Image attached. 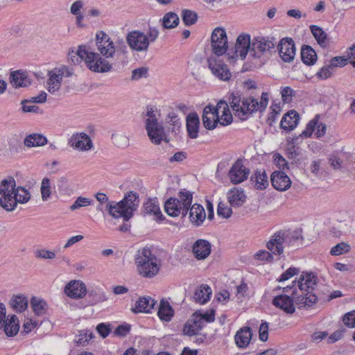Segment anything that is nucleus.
Here are the masks:
<instances>
[{"mask_svg": "<svg viewBox=\"0 0 355 355\" xmlns=\"http://www.w3.org/2000/svg\"><path fill=\"white\" fill-rule=\"evenodd\" d=\"M298 272V268L292 267L289 268L288 270H286L284 273L281 275V276L277 280L279 282L286 281L293 277L294 275H297Z\"/></svg>", "mask_w": 355, "mask_h": 355, "instance_id": "052dcab7", "label": "nucleus"}, {"mask_svg": "<svg viewBox=\"0 0 355 355\" xmlns=\"http://www.w3.org/2000/svg\"><path fill=\"white\" fill-rule=\"evenodd\" d=\"M181 17L186 26H191L196 24L198 19V15L195 11L184 9L182 11Z\"/></svg>", "mask_w": 355, "mask_h": 355, "instance_id": "09e8293b", "label": "nucleus"}, {"mask_svg": "<svg viewBox=\"0 0 355 355\" xmlns=\"http://www.w3.org/2000/svg\"><path fill=\"white\" fill-rule=\"evenodd\" d=\"M207 62L209 69L216 77L224 81L230 79L232 76L231 72L227 66L220 60L210 57L208 58Z\"/></svg>", "mask_w": 355, "mask_h": 355, "instance_id": "a211bd4d", "label": "nucleus"}, {"mask_svg": "<svg viewBox=\"0 0 355 355\" xmlns=\"http://www.w3.org/2000/svg\"><path fill=\"white\" fill-rule=\"evenodd\" d=\"M250 169L245 167L241 159L236 160L230 168L228 177L232 183L237 184L247 180Z\"/></svg>", "mask_w": 355, "mask_h": 355, "instance_id": "f3484780", "label": "nucleus"}, {"mask_svg": "<svg viewBox=\"0 0 355 355\" xmlns=\"http://www.w3.org/2000/svg\"><path fill=\"white\" fill-rule=\"evenodd\" d=\"M6 335L8 337H13L17 334L19 330V320L15 315H8L0 325Z\"/></svg>", "mask_w": 355, "mask_h": 355, "instance_id": "a878e982", "label": "nucleus"}, {"mask_svg": "<svg viewBox=\"0 0 355 355\" xmlns=\"http://www.w3.org/2000/svg\"><path fill=\"white\" fill-rule=\"evenodd\" d=\"M272 187L278 191H286L291 187L290 178L282 171H274L270 177Z\"/></svg>", "mask_w": 355, "mask_h": 355, "instance_id": "5701e85b", "label": "nucleus"}, {"mask_svg": "<svg viewBox=\"0 0 355 355\" xmlns=\"http://www.w3.org/2000/svg\"><path fill=\"white\" fill-rule=\"evenodd\" d=\"M255 257L258 260L272 261L273 260V254L270 251L268 252L263 250L257 252Z\"/></svg>", "mask_w": 355, "mask_h": 355, "instance_id": "680f3d73", "label": "nucleus"}, {"mask_svg": "<svg viewBox=\"0 0 355 355\" xmlns=\"http://www.w3.org/2000/svg\"><path fill=\"white\" fill-rule=\"evenodd\" d=\"M349 250L350 245L349 244L347 243L341 242L331 248L330 254L333 256H338L349 252Z\"/></svg>", "mask_w": 355, "mask_h": 355, "instance_id": "864d4df0", "label": "nucleus"}, {"mask_svg": "<svg viewBox=\"0 0 355 355\" xmlns=\"http://www.w3.org/2000/svg\"><path fill=\"white\" fill-rule=\"evenodd\" d=\"M144 210L146 214H153L157 219L162 220L163 215L160 211L158 200L157 198H149L144 203Z\"/></svg>", "mask_w": 355, "mask_h": 355, "instance_id": "c9c22d12", "label": "nucleus"}, {"mask_svg": "<svg viewBox=\"0 0 355 355\" xmlns=\"http://www.w3.org/2000/svg\"><path fill=\"white\" fill-rule=\"evenodd\" d=\"M294 94V91L290 87H286L282 91V98L284 103L291 102V98Z\"/></svg>", "mask_w": 355, "mask_h": 355, "instance_id": "69168bd1", "label": "nucleus"}, {"mask_svg": "<svg viewBox=\"0 0 355 355\" xmlns=\"http://www.w3.org/2000/svg\"><path fill=\"white\" fill-rule=\"evenodd\" d=\"M175 198L179 201L182 208L185 209L187 213H188L193 200V194L191 192L187 190L180 191L178 193V197Z\"/></svg>", "mask_w": 355, "mask_h": 355, "instance_id": "37998d69", "label": "nucleus"}, {"mask_svg": "<svg viewBox=\"0 0 355 355\" xmlns=\"http://www.w3.org/2000/svg\"><path fill=\"white\" fill-rule=\"evenodd\" d=\"M232 214V209L225 204L220 202L218 205L217 214L223 218H228Z\"/></svg>", "mask_w": 355, "mask_h": 355, "instance_id": "6e6d98bb", "label": "nucleus"}, {"mask_svg": "<svg viewBox=\"0 0 355 355\" xmlns=\"http://www.w3.org/2000/svg\"><path fill=\"white\" fill-rule=\"evenodd\" d=\"M200 121L196 113L189 114L187 117V130L189 137L196 139L198 137Z\"/></svg>", "mask_w": 355, "mask_h": 355, "instance_id": "f704fd0d", "label": "nucleus"}, {"mask_svg": "<svg viewBox=\"0 0 355 355\" xmlns=\"http://www.w3.org/2000/svg\"><path fill=\"white\" fill-rule=\"evenodd\" d=\"M221 116L219 115L218 124L225 126L230 125L232 122V116L230 112L228 105L227 104V108H220Z\"/></svg>", "mask_w": 355, "mask_h": 355, "instance_id": "603ef678", "label": "nucleus"}, {"mask_svg": "<svg viewBox=\"0 0 355 355\" xmlns=\"http://www.w3.org/2000/svg\"><path fill=\"white\" fill-rule=\"evenodd\" d=\"M317 277L312 272H302L297 284V288L300 291H310L313 292L314 286L317 284Z\"/></svg>", "mask_w": 355, "mask_h": 355, "instance_id": "bb28decb", "label": "nucleus"}, {"mask_svg": "<svg viewBox=\"0 0 355 355\" xmlns=\"http://www.w3.org/2000/svg\"><path fill=\"white\" fill-rule=\"evenodd\" d=\"M279 55L285 62H291L295 56V45L293 40L290 37L282 39L277 46Z\"/></svg>", "mask_w": 355, "mask_h": 355, "instance_id": "dca6fc26", "label": "nucleus"}, {"mask_svg": "<svg viewBox=\"0 0 355 355\" xmlns=\"http://www.w3.org/2000/svg\"><path fill=\"white\" fill-rule=\"evenodd\" d=\"M30 304L31 307L35 315H41L43 314L44 310V302L42 299L33 296L31 299Z\"/></svg>", "mask_w": 355, "mask_h": 355, "instance_id": "8fccbe9b", "label": "nucleus"}, {"mask_svg": "<svg viewBox=\"0 0 355 355\" xmlns=\"http://www.w3.org/2000/svg\"><path fill=\"white\" fill-rule=\"evenodd\" d=\"M301 58L306 65H313L317 60V54L310 46L304 45L301 49Z\"/></svg>", "mask_w": 355, "mask_h": 355, "instance_id": "58836bf2", "label": "nucleus"}, {"mask_svg": "<svg viewBox=\"0 0 355 355\" xmlns=\"http://www.w3.org/2000/svg\"><path fill=\"white\" fill-rule=\"evenodd\" d=\"M69 144L79 151H88L93 148V143L88 135L85 132L76 133L71 135Z\"/></svg>", "mask_w": 355, "mask_h": 355, "instance_id": "6ab92c4d", "label": "nucleus"}, {"mask_svg": "<svg viewBox=\"0 0 355 355\" xmlns=\"http://www.w3.org/2000/svg\"><path fill=\"white\" fill-rule=\"evenodd\" d=\"M159 31L155 27H150L145 34L141 31H132L126 37V42L129 47L137 52H146L150 42H154L158 37Z\"/></svg>", "mask_w": 355, "mask_h": 355, "instance_id": "423d86ee", "label": "nucleus"}, {"mask_svg": "<svg viewBox=\"0 0 355 355\" xmlns=\"http://www.w3.org/2000/svg\"><path fill=\"white\" fill-rule=\"evenodd\" d=\"M310 30L318 44L321 47H326L328 44L327 34L320 27L316 25L310 26Z\"/></svg>", "mask_w": 355, "mask_h": 355, "instance_id": "79ce46f5", "label": "nucleus"}, {"mask_svg": "<svg viewBox=\"0 0 355 355\" xmlns=\"http://www.w3.org/2000/svg\"><path fill=\"white\" fill-rule=\"evenodd\" d=\"M73 74L71 69L62 65L49 71V79L47 80L48 92L52 94H57L60 89L61 83L64 77H70Z\"/></svg>", "mask_w": 355, "mask_h": 355, "instance_id": "9d476101", "label": "nucleus"}, {"mask_svg": "<svg viewBox=\"0 0 355 355\" xmlns=\"http://www.w3.org/2000/svg\"><path fill=\"white\" fill-rule=\"evenodd\" d=\"M9 82L15 89L28 87L31 85L28 73L22 69L11 71L9 74Z\"/></svg>", "mask_w": 355, "mask_h": 355, "instance_id": "aec40b11", "label": "nucleus"}, {"mask_svg": "<svg viewBox=\"0 0 355 355\" xmlns=\"http://www.w3.org/2000/svg\"><path fill=\"white\" fill-rule=\"evenodd\" d=\"M202 329L200 318L193 314L191 318L184 324L182 331L184 335L192 336L197 335Z\"/></svg>", "mask_w": 355, "mask_h": 355, "instance_id": "c756f323", "label": "nucleus"}, {"mask_svg": "<svg viewBox=\"0 0 355 355\" xmlns=\"http://www.w3.org/2000/svg\"><path fill=\"white\" fill-rule=\"evenodd\" d=\"M9 304L17 313H22L26 310L28 300L23 294L13 295L10 300Z\"/></svg>", "mask_w": 355, "mask_h": 355, "instance_id": "72a5a7b5", "label": "nucleus"}, {"mask_svg": "<svg viewBox=\"0 0 355 355\" xmlns=\"http://www.w3.org/2000/svg\"><path fill=\"white\" fill-rule=\"evenodd\" d=\"M112 139L113 144L119 148H127L129 146V138L123 132H116L112 134Z\"/></svg>", "mask_w": 355, "mask_h": 355, "instance_id": "a18cd8bd", "label": "nucleus"}, {"mask_svg": "<svg viewBox=\"0 0 355 355\" xmlns=\"http://www.w3.org/2000/svg\"><path fill=\"white\" fill-rule=\"evenodd\" d=\"M300 231L281 230L275 233L266 243L267 248L275 255H282L284 250L293 251L302 245Z\"/></svg>", "mask_w": 355, "mask_h": 355, "instance_id": "f257e3e1", "label": "nucleus"}, {"mask_svg": "<svg viewBox=\"0 0 355 355\" xmlns=\"http://www.w3.org/2000/svg\"><path fill=\"white\" fill-rule=\"evenodd\" d=\"M343 322L345 326L349 328L355 327V310L349 311L343 317Z\"/></svg>", "mask_w": 355, "mask_h": 355, "instance_id": "bf43d9fd", "label": "nucleus"}, {"mask_svg": "<svg viewBox=\"0 0 355 355\" xmlns=\"http://www.w3.org/2000/svg\"><path fill=\"white\" fill-rule=\"evenodd\" d=\"M64 293L73 299L83 298L87 293L86 286L80 280H72L65 286Z\"/></svg>", "mask_w": 355, "mask_h": 355, "instance_id": "412c9836", "label": "nucleus"}, {"mask_svg": "<svg viewBox=\"0 0 355 355\" xmlns=\"http://www.w3.org/2000/svg\"><path fill=\"white\" fill-rule=\"evenodd\" d=\"M252 337V333L250 327L241 328L234 336L235 343L239 348L246 347L250 344Z\"/></svg>", "mask_w": 355, "mask_h": 355, "instance_id": "2f4dec72", "label": "nucleus"}, {"mask_svg": "<svg viewBox=\"0 0 355 355\" xmlns=\"http://www.w3.org/2000/svg\"><path fill=\"white\" fill-rule=\"evenodd\" d=\"M193 314L200 318L202 327L204 325V321L207 322H214L215 319V311L214 310H211L209 312L207 311L204 313H195Z\"/></svg>", "mask_w": 355, "mask_h": 355, "instance_id": "4d7b16f0", "label": "nucleus"}, {"mask_svg": "<svg viewBox=\"0 0 355 355\" xmlns=\"http://www.w3.org/2000/svg\"><path fill=\"white\" fill-rule=\"evenodd\" d=\"M93 334L89 331L81 330L79 331L78 339L76 340V342L78 345L84 346L88 343L89 340H91Z\"/></svg>", "mask_w": 355, "mask_h": 355, "instance_id": "5fc2aeb1", "label": "nucleus"}, {"mask_svg": "<svg viewBox=\"0 0 355 355\" xmlns=\"http://www.w3.org/2000/svg\"><path fill=\"white\" fill-rule=\"evenodd\" d=\"M139 202V194L135 191L128 192L124 198L115 205L108 202L106 205L109 214L115 218H123L127 222L132 217Z\"/></svg>", "mask_w": 355, "mask_h": 355, "instance_id": "20e7f679", "label": "nucleus"}, {"mask_svg": "<svg viewBox=\"0 0 355 355\" xmlns=\"http://www.w3.org/2000/svg\"><path fill=\"white\" fill-rule=\"evenodd\" d=\"M138 273L145 278L155 277L160 269V261L148 248L138 250L135 257Z\"/></svg>", "mask_w": 355, "mask_h": 355, "instance_id": "39448f33", "label": "nucleus"}, {"mask_svg": "<svg viewBox=\"0 0 355 355\" xmlns=\"http://www.w3.org/2000/svg\"><path fill=\"white\" fill-rule=\"evenodd\" d=\"M166 213L171 217H177L182 215L185 217L187 214L186 209H183L176 198H170L164 203Z\"/></svg>", "mask_w": 355, "mask_h": 355, "instance_id": "393cba45", "label": "nucleus"}, {"mask_svg": "<svg viewBox=\"0 0 355 355\" xmlns=\"http://www.w3.org/2000/svg\"><path fill=\"white\" fill-rule=\"evenodd\" d=\"M92 203V200L89 198L78 196L74 202L69 207L71 211H75L82 207L90 206Z\"/></svg>", "mask_w": 355, "mask_h": 355, "instance_id": "3c124183", "label": "nucleus"}, {"mask_svg": "<svg viewBox=\"0 0 355 355\" xmlns=\"http://www.w3.org/2000/svg\"><path fill=\"white\" fill-rule=\"evenodd\" d=\"M95 43L101 58H112L116 53V46L110 37L104 31H98L96 34Z\"/></svg>", "mask_w": 355, "mask_h": 355, "instance_id": "9b49d317", "label": "nucleus"}, {"mask_svg": "<svg viewBox=\"0 0 355 355\" xmlns=\"http://www.w3.org/2000/svg\"><path fill=\"white\" fill-rule=\"evenodd\" d=\"M192 252L198 260L206 259L211 252V244L205 239H198L192 246Z\"/></svg>", "mask_w": 355, "mask_h": 355, "instance_id": "b1692460", "label": "nucleus"}, {"mask_svg": "<svg viewBox=\"0 0 355 355\" xmlns=\"http://www.w3.org/2000/svg\"><path fill=\"white\" fill-rule=\"evenodd\" d=\"M268 103V94L263 92L260 102L253 97L242 98L238 94L232 93L230 96V106L234 114L241 120H245L254 112H263Z\"/></svg>", "mask_w": 355, "mask_h": 355, "instance_id": "f03ea898", "label": "nucleus"}, {"mask_svg": "<svg viewBox=\"0 0 355 355\" xmlns=\"http://www.w3.org/2000/svg\"><path fill=\"white\" fill-rule=\"evenodd\" d=\"M148 68L147 67H139L134 69L132 71L131 79L132 80H138L142 78H146L148 76Z\"/></svg>", "mask_w": 355, "mask_h": 355, "instance_id": "13d9d810", "label": "nucleus"}, {"mask_svg": "<svg viewBox=\"0 0 355 355\" xmlns=\"http://www.w3.org/2000/svg\"><path fill=\"white\" fill-rule=\"evenodd\" d=\"M284 293H288L291 291L294 305L295 304L299 309L310 307L313 305L318 300L315 293L310 291H300L297 288L295 283L292 286L284 287L282 289Z\"/></svg>", "mask_w": 355, "mask_h": 355, "instance_id": "1a4fd4ad", "label": "nucleus"}, {"mask_svg": "<svg viewBox=\"0 0 355 355\" xmlns=\"http://www.w3.org/2000/svg\"><path fill=\"white\" fill-rule=\"evenodd\" d=\"M24 145L27 148L42 146L44 145V136L37 133L30 134L24 138Z\"/></svg>", "mask_w": 355, "mask_h": 355, "instance_id": "ea45409f", "label": "nucleus"}, {"mask_svg": "<svg viewBox=\"0 0 355 355\" xmlns=\"http://www.w3.org/2000/svg\"><path fill=\"white\" fill-rule=\"evenodd\" d=\"M227 200L232 207H239L245 202L246 196L243 189L234 187L228 191Z\"/></svg>", "mask_w": 355, "mask_h": 355, "instance_id": "473e14b6", "label": "nucleus"}, {"mask_svg": "<svg viewBox=\"0 0 355 355\" xmlns=\"http://www.w3.org/2000/svg\"><path fill=\"white\" fill-rule=\"evenodd\" d=\"M299 120V114L293 110H290L284 115L280 127L286 131H291L297 126Z\"/></svg>", "mask_w": 355, "mask_h": 355, "instance_id": "c85d7f7f", "label": "nucleus"}, {"mask_svg": "<svg viewBox=\"0 0 355 355\" xmlns=\"http://www.w3.org/2000/svg\"><path fill=\"white\" fill-rule=\"evenodd\" d=\"M174 311L168 302L162 300L157 315L162 320L168 322L173 316Z\"/></svg>", "mask_w": 355, "mask_h": 355, "instance_id": "4c0bfd02", "label": "nucleus"}, {"mask_svg": "<svg viewBox=\"0 0 355 355\" xmlns=\"http://www.w3.org/2000/svg\"><path fill=\"white\" fill-rule=\"evenodd\" d=\"M211 46L214 54L220 56L227 50V37L225 29L216 28L211 34Z\"/></svg>", "mask_w": 355, "mask_h": 355, "instance_id": "4468645a", "label": "nucleus"}, {"mask_svg": "<svg viewBox=\"0 0 355 355\" xmlns=\"http://www.w3.org/2000/svg\"><path fill=\"white\" fill-rule=\"evenodd\" d=\"M328 162L332 168L334 170H340L343 168V160L341 153L338 151H334L329 155Z\"/></svg>", "mask_w": 355, "mask_h": 355, "instance_id": "49530a36", "label": "nucleus"}, {"mask_svg": "<svg viewBox=\"0 0 355 355\" xmlns=\"http://www.w3.org/2000/svg\"><path fill=\"white\" fill-rule=\"evenodd\" d=\"M16 182L12 177H8L0 182V206L8 211L16 208L14 198Z\"/></svg>", "mask_w": 355, "mask_h": 355, "instance_id": "6e6552de", "label": "nucleus"}, {"mask_svg": "<svg viewBox=\"0 0 355 355\" xmlns=\"http://www.w3.org/2000/svg\"><path fill=\"white\" fill-rule=\"evenodd\" d=\"M160 116L159 112L153 107H147L146 129L151 142L159 144L164 137V128L158 122Z\"/></svg>", "mask_w": 355, "mask_h": 355, "instance_id": "0eeeda50", "label": "nucleus"}, {"mask_svg": "<svg viewBox=\"0 0 355 355\" xmlns=\"http://www.w3.org/2000/svg\"><path fill=\"white\" fill-rule=\"evenodd\" d=\"M251 181L257 189H264L268 185L267 175L265 171H257L251 178Z\"/></svg>", "mask_w": 355, "mask_h": 355, "instance_id": "a19ab883", "label": "nucleus"}, {"mask_svg": "<svg viewBox=\"0 0 355 355\" xmlns=\"http://www.w3.org/2000/svg\"><path fill=\"white\" fill-rule=\"evenodd\" d=\"M79 58L85 60L87 67L93 72L105 73L112 69L109 61L101 58L97 53L92 51L89 47L85 45L80 46L77 51H72L68 54V59L74 64L78 62Z\"/></svg>", "mask_w": 355, "mask_h": 355, "instance_id": "7ed1b4c3", "label": "nucleus"}, {"mask_svg": "<svg viewBox=\"0 0 355 355\" xmlns=\"http://www.w3.org/2000/svg\"><path fill=\"white\" fill-rule=\"evenodd\" d=\"M284 293V294L279 295L272 300V304L283 310L288 314H292L295 312V308L293 295L290 296Z\"/></svg>", "mask_w": 355, "mask_h": 355, "instance_id": "4be33fe9", "label": "nucleus"}, {"mask_svg": "<svg viewBox=\"0 0 355 355\" xmlns=\"http://www.w3.org/2000/svg\"><path fill=\"white\" fill-rule=\"evenodd\" d=\"M211 293V289L208 285L202 284L196 289L193 298L196 302L204 304L209 300Z\"/></svg>", "mask_w": 355, "mask_h": 355, "instance_id": "e433bc0d", "label": "nucleus"}, {"mask_svg": "<svg viewBox=\"0 0 355 355\" xmlns=\"http://www.w3.org/2000/svg\"><path fill=\"white\" fill-rule=\"evenodd\" d=\"M275 39L257 36L252 39V55L254 58H261L263 55L270 54L275 48Z\"/></svg>", "mask_w": 355, "mask_h": 355, "instance_id": "f8f14e48", "label": "nucleus"}, {"mask_svg": "<svg viewBox=\"0 0 355 355\" xmlns=\"http://www.w3.org/2000/svg\"><path fill=\"white\" fill-rule=\"evenodd\" d=\"M252 40L248 33L240 34L236 41L234 54L229 57V59H234L239 57L242 60L246 58L248 53L252 54Z\"/></svg>", "mask_w": 355, "mask_h": 355, "instance_id": "2eb2a0df", "label": "nucleus"}, {"mask_svg": "<svg viewBox=\"0 0 355 355\" xmlns=\"http://www.w3.org/2000/svg\"><path fill=\"white\" fill-rule=\"evenodd\" d=\"M166 121L170 125H173L175 127L180 128L181 123L178 115L175 112H169L166 117Z\"/></svg>", "mask_w": 355, "mask_h": 355, "instance_id": "338daca9", "label": "nucleus"}, {"mask_svg": "<svg viewBox=\"0 0 355 355\" xmlns=\"http://www.w3.org/2000/svg\"><path fill=\"white\" fill-rule=\"evenodd\" d=\"M227 108V103L220 101L216 107L212 105H207L203 110L202 123L204 127L207 130H214L218 125L219 114H220L221 107Z\"/></svg>", "mask_w": 355, "mask_h": 355, "instance_id": "ddd939ff", "label": "nucleus"}, {"mask_svg": "<svg viewBox=\"0 0 355 355\" xmlns=\"http://www.w3.org/2000/svg\"><path fill=\"white\" fill-rule=\"evenodd\" d=\"M259 338L263 342L268 338V324L266 322H262L259 327Z\"/></svg>", "mask_w": 355, "mask_h": 355, "instance_id": "0e129e2a", "label": "nucleus"}, {"mask_svg": "<svg viewBox=\"0 0 355 355\" xmlns=\"http://www.w3.org/2000/svg\"><path fill=\"white\" fill-rule=\"evenodd\" d=\"M179 21V17L176 13L169 12L162 18V25L166 29L173 28L178 25Z\"/></svg>", "mask_w": 355, "mask_h": 355, "instance_id": "c03bdc74", "label": "nucleus"}, {"mask_svg": "<svg viewBox=\"0 0 355 355\" xmlns=\"http://www.w3.org/2000/svg\"><path fill=\"white\" fill-rule=\"evenodd\" d=\"M30 193L28 190L21 187H15L14 198H16V206L18 203L27 202L30 199Z\"/></svg>", "mask_w": 355, "mask_h": 355, "instance_id": "de8ad7c7", "label": "nucleus"}, {"mask_svg": "<svg viewBox=\"0 0 355 355\" xmlns=\"http://www.w3.org/2000/svg\"><path fill=\"white\" fill-rule=\"evenodd\" d=\"M189 219L191 223L196 226L200 225L206 218L204 207L197 203L193 204L189 208Z\"/></svg>", "mask_w": 355, "mask_h": 355, "instance_id": "7c9ffc66", "label": "nucleus"}, {"mask_svg": "<svg viewBox=\"0 0 355 355\" xmlns=\"http://www.w3.org/2000/svg\"><path fill=\"white\" fill-rule=\"evenodd\" d=\"M156 304L150 297H140L135 302V306L131 309L135 313H150Z\"/></svg>", "mask_w": 355, "mask_h": 355, "instance_id": "cd10ccee", "label": "nucleus"}, {"mask_svg": "<svg viewBox=\"0 0 355 355\" xmlns=\"http://www.w3.org/2000/svg\"><path fill=\"white\" fill-rule=\"evenodd\" d=\"M332 67H330V64L327 66H324L323 67H322L320 69V70L317 72L316 73V76L318 78H319L320 79H322V80H324V79H327L329 77H331V68Z\"/></svg>", "mask_w": 355, "mask_h": 355, "instance_id": "e2e57ef3", "label": "nucleus"}, {"mask_svg": "<svg viewBox=\"0 0 355 355\" xmlns=\"http://www.w3.org/2000/svg\"><path fill=\"white\" fill-rule=\"evenodd\" d=\"M96 330L103 338H106L110 332V325L101 323L97 325Z\"/></svg>", "mask_w": 355, "mask_h": 355, "instance_id": "774afa93", "label": "nucleus"}]
</instances>
